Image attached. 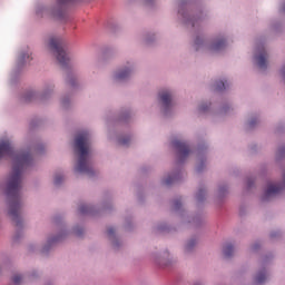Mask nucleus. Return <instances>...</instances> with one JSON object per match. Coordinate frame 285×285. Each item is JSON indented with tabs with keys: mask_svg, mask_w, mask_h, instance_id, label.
<instances>
[{
	"mask_svg": "<svg viewBox=\"0 0 285 285\" xmlns=\"http://www.w3.org/2000/svg\"><path fill=\"white\" fill-rule=\"evenodd\" d=\"M228 195V186L219 185L216 191V200L222 202Z\"/></svg>",
	"mask_w": 285,
	"mask_h": 285,
	"instance_id": "obj_21",
	"label": "nucleus"
},
{
	"mask_svg": "<svg viewBox=\"0 0 285 285\" xmlns=\"http://www.w3.org/2000/svg\"><path fill=\"white\" fill-rule=\"evenodd\" d=\"M174 210L178 212V217H181L183 222H188V224L193 222L186 217V212L181 210V200L179 199L174 200Z\"/></svg>",
	"mask_w": 285,
	"mask_h": 285,
	"instance_id": "obj_19",
	"label": "nucleus"
},
{
	"mask_svg": "<svg viewBox=\"0 0 285 285\" xmlns=\"http://www.w3.org/2000/svg\"><path fill=\"white\" fill-rule=\"evenodd\" d=\"M198 244H199V238L197 237L189 238L185 244V253L187 255H190V253H195V249L197 248Z\"/></svg>",
	"mask_w": 285,
	"mask_h": 285,
	"instance_id": "obj_17",
	"label": "nucleus"
},
{
	"mask_svg": "<svg viewBox=\"0 0 285 285\" xmlns=\"http://www.w3.org/2000/svg\"><path fill=\"white\" fill-rule=\"evenodd\" d=\"M228 46L226 36H217L212 41H206L204 37L197 36L194 40L195 50H206L207 52H222Z\"/></svg>",
	"mask_w": 285,
	"mask_h": 285,
	"instance_id": "obj_4",
	"label": "nucleus"
},
{
	"mask_svg": "<svg viewBox=\"0 0 285 285\" xmlns=\"http://www.w3.org/2000/svg\"><path fill=\"white\" fill-rule=\"evenodd\" d=\"M39 146H33L30 151H14L12 142L8 139L0 142V159L3 157H11L12 170L7 180V206L8 215L16 224V226H23V218L21 217V209L23 208V196L21 195V184L23 181V171L35 164L32 153H39Z\"/></svg>",
	"mask_w": 285,
	"mask_h": 285,
	"instance_id": "obj_1",
	"label": "nucleus"
},
{
	"mask_svg": "<svg viewBox=\"0 0 285 285\" xmlns=\"http://www.w3.org/2000/svg\"><path fill=\"white\" fill-rule=\"evenodd\" d=\"M29 61H32V51L27 47L19 52L18 66L21 68L22 66H26V63H29Z\"/></svg>",
	"mask_w": 285,
	"mask_h": 285,
	"instance_id": "obj_15",
	"label": "nucleus"
},
{
	"mask_svg": "<svg viewBox=\"0 0 285 285\" xmlns=\"http://www.w3.org/2000/svg\"><path fill=\"white\" fill-rule=\"evenodd\" d=\"M135 61L129 60L125 62L121 67L116 69L111 75V81L114 83H124V81H129L135 75Z\"/></svg>",
	"mask_w": 285,
	"mask_h": 285,
	"instance_id": "obj_7",
	"label": "nucleus"
},
{
	"mask_svg": "<svg viewBox=\"0 0 285 285\" xmlns=\"http://www.w3.org/2000/svg\"><path fill=\"white\" fill-rule=\"evenodd\" d=\"M73 235H76L77 237H81V235H83V227H75L72 229Z\"/></svg>",
	"mask_w": 285,
	"mask_h": 285,
	"instance_id": "obj_31",
	"label": "nucleus"
},
{
	"mask_svg": "<svg viewBox=\"0 0 285 285\" xmlns=\"http://www.w3.org/2000/svg\"><path fill=\"white\" fill-rule=\"evenodd\" d=\"M228 112H230V107H223L220 109V115H228Z\"/></svg>",
	"mask_w": 285,
	"mask_h": 285,
	"instance_id": "obj_34",
	"label": "nucleus"
},
{
	"mask_svg": "<svg viewBox=\"0 0 285 285\" xmlns=\"http://www.w3.org/2000/svg\"><path fill=\"white\" fill-rule=\"evenodd\" d=\"M197 155L199 165H197L196 170L197 173H202V170H204V158L202 157V149H198Z\"/></svg>",
	"mask_w": 285,
	"mask_h": 285,
	"instance_id": "obj_26",
	"label": "nucleus"
},
{
	"mask_svg": "<svg viewBox=\"0 0 285 285\" xmlns=\"http://www.w3.org/2000/svg\"><path fill=\"white\" fill-rule=\"evenodd\" d=\"M183 175H184V173H181V170H177L171 174H167L163 177L161 184H163V186H170V185L179 181V179H181Z\"/></svg>",
	"mask_w": 285,
	"mask_h": 285,
	"instance_id": "obj_14",
	"label": "nucleus"
},
{
	"mask_svg": "<svg viewBox=\"0 0 285 285\" xmlns=\"http://www.w3.org/2000/svg\"><path fill=\"white\" fill-rule=\"evenodd\" d=\"M157 0H144V3H146V6H153V3H156Z\"/></svg>",
	"mask_w": 285,
	"mask_h": 285,
	"instance_id": "obj_35",
	"label": "nucleus"
},
{
	"mask_svg": "<svg viewBox=\"0 0 285 285\" xmlns=\"http://www.w3.org/2000/svg\"><path fill=\"white\" fill-rule=\"evenodd\" d=\"M266 279H268V269H266L265 267L261 268L257 273L256 276L254 278V282L256 284H264V282H266Z\"/></svg>",
	"mask_w": 285,
	"mask_h": 285,
	"instance_id": "obj_18",
	"label": "nucleus"
},
{
	"mask_svg": "<svg viewBox=\"0 0 285 285\" xmlns=\"http://www.w3.org/2000/svg\"><path fill=\"white\" fill-rule=\"evenodd\" d=\"M253 181L248 180L247 186L250 188Z\"/></svg>",
	"mask_w": 285,
	"mask_h": 285,
	"instance_id": "obj_38",
	"label": "nucleus"
},
{
	"mask_svg": "<svg viewBox=\"0 0 285 285\" xmlns=\"http://www.w3.org/2000/svg\"><path fill=\"white\" fill-rule=\"evenodd\" d=\"M79 213L80 215H97V210H95V207L88 204L80 205Z\"/></svg>",
	"mask_w": 285,
	"mask_h": 285,
	"instance_id": "obj_20",
	"label": "nucleus"
},
{
	"mask_svg": "<svg viewBox=\"0 0 285 285\" xmlns=\"http://www.w3.org/2000/svg\"><path fill=\"white\" fill-rule=\"evenodd\" d=\"M215 90H226L228 88V80H219L215 82Z\"/></svg>",
	"mask_w": 285,
	"mask_h": 285,
	"instance_id": "obj_24",
	"label": "nucleus"
},
{
	"mask_svg": "<svg viewBox=\"0 0 285 285\" xmlns=\"http://www.w3.org/2000/svg\"><path fill=\"white\" fill-rule=\"evenodd\" d=\"M223 255L227 259H230V257H233V255H235V247L233 246V244H227V245L224 246Z\"/></svg>",
	"mask_w": 285,
	"mask_h": 285,
	"instance_id": "obj_22",
	"label": "nucleus"
},
{
	"mask_svg": "<svg viewBox=\"0 0 285 285\" xmlns=\"http://www.w3.org/2000/svg\"><path fill=\"white\" fill-rule=\"evenodd\" d=\"M66 181V176L62 173H56L53 175V185L55 186H61Z\"/></svg>",
	"mask_w": 285,
	"mask_h": 285,
	"instance_id": "obj_23",
	"label": "nucleus"
},
{
	"mask_svg": "<svg viewBox=\"0 0 285 285\" xmlns=\"http://www.w3.org/2000/svg\"><path fill=\"white\" fill-rule=\"evenodd\" d=\"M256 124H257V118H252V120H249L247 122V126H248V128H254V126H256Z\"/></svg>",
	"mask_w": 285,
	"mask_h": 285,
	"instance_id": "obj_33",
	"label": "nucleus"
},
{
	"mask_svg": "<svg viewBox=\"0 0 285 285\" xmlns=\"http://www.w3.org/2000/svg\"><path fill=\"white\" fill-rule=\"evenodd\" d=\"M3 271V267L2 266H0V273Z\"/></svg>",
	"mask_w": 285,
	"mask_h": 285,
	"instance_id": "obj_39",
	"label": "nucleus"
},
{
	"mask_svg": "<svg viewBox=\"0 0 285 285\" xmlns=\"http://www.w3.org/2000/svg\"><path fill=\"white\" fill-rule=\"evenodd\" d=\"M178 17L183 23H186V26H191L193 28H195L199 21H202V14L190 16V12L184 4H179Z\"/></svg>",
	"mask_w": 285,
	"mask_h": 285,
	"instance_id": "obj_11",
	"label": "nucleus"
},
{
	"mask_svg": "<svg viewBox=\"0 0 285 285\" xmlns=\"http://www.w3.org/2000/svg\"><path fill=\"white\" fill-rule=\"evenodd\" d=\"M173 97H175V91L170 88H164L158 91V104L160 107V112L164 117H170L173 115Z\"/></svg>",
	"mask_w": 285,
	"mask_h": 285,
	"instance_id": "obj_6",
	"label": "nucleus"
},
{
	"mask_svg": "<svg viewBox=\"0 0 285 285\" xmlns=\"http://www.w3.org/2000/svg\"><path fill=\"white\" fill-rule=\"evenodd\" d=\"M107 235L111 242L112 248H115V250H119V247L121 246V240H119V238H117V236H115V228L109 227L107 229Z\"/></svg>",
	"mask_w": 285,
	"mask_h": 285,
	"instance_id": "obj_16",
	"label": "nucleus"
},
{
	"mask_svg": "<svg viewBox=\"0 0 285 285\" xmlns=\"http://www.w3.org/2000/svg\"><path fill=\"white\" fill-rule=\"evenodd\" d=\"M73 153L76 164L73 170L77 175H87L92 177L95 168L92 167V135L90 131L83 130L77 134L73 141Z\"/></svg>",
	"mask_w": 285,
	"mask_h": 285,
	"instance_id": "obj_2",
	"label": "nucleus"
},
{
	"mask_svg": "<svg viewBox=\"0 0 285 285\" xmlns=\"http://www.w3.org/2000/svg\"><path fill=\"white\" fill-rule=\"evenodd\" d=\"M284 190H285V170L283 171L281 183H277V181L267 183L262 199L263 202H271V199H275L277 195H282Z\"/></svg>",
	"mask_w": 285,
	"mask_h": 285,
	"instance_id": "obj_8",
	"label": "nucleus"
},
{
	"mask_svg": "<svg viewBox=\"0 0 285 285\" xmlns=\"http://www.w3.org/2000/svg\"><path fill=\"white\" fill-rule=\"evenodd\" d=\"M173 146L178 153V161L181 164L185 159L188 158V155H190V148L185 141L181 140H173Z\"/></svg>",
	"mask_w": 285,
	"mask_h": 285,
	"instance_id": "obj_13",
	"label": "nucleus"
},
{
	"mask_svg": "<svg viewBox=\"0 0 285 285\" xmlns=\"http://www.w3.org/2000/svg\"><path fill=\"white\" fill-rule=\"evenodd\" d=\"M70 235V229L66 226L61 227L58 232L57 236H49L47 239V244L42 248V253H48L55 244H58V242H63L66 237Z\"/></svg>",
	"mask_w": 285,
	"mask_h": 285,
	"instance_id": "obj_12",
	"label": "nucleus"
},
{
	"mask_svg": "<svg viewBox=\"0 0 285 285\" xmlns=\"http://www.w3.org/2000/svg\"><path fill=\"white\" fill-rule=\"evenodd\" d=\"M60 104L62 108H68L70 106V98L69 97L61 98Z\"/></svg>",
	"mask_w": 285,
	"mask_h": 285,
	"instance_id": "obj_30",
	"label": "nucleus"
},
{
	"mask_svg": "<svg viewBox=\"0 0 285 285\" xmlns=\"http://www.w3.org/2000/svg\"><path fill=\"white\" fill-rule=\"evenodd\" d=\"M55 92V83L49 82L47 85H45L43 90L41 92V95L37 94V91L35 90H29L26 91V94L23 95V100L24 101H32V99H50V97H52V94Z\"/></svg>",
	"mask_w": 285,
	"mask_h": 285,
	"instance_id": "obj_9",
	"label": "nucleus"
},
{
	"mask_svg": "<svg viewBox=\"0 0 285 285\" xmlns=\"http://www.w3.org/2000/svg\"><path fill=\"white\" fill-rule=\"evenodd\" d=\"M276 157H285V146L277 149Z\"/></svg>",
	"mask_w": 285,
	"mask_h": 285,
	"instance_id": "obj_32",
	"label": "nucleus"
},
{
	"mask_svg": "<svg viewBox=\"0 0 285 285\" xmlns=\"http://www.w3.org/2000/svg\"><path fill=\"white\" fill-rule=\"evenodd\" d=\"M62 40L59 37L50 36L45 40V48L56 56V59L60 66H68L70 58L61 45Z\"/></svg>",
	"mask_w": 285,
	"mask_h": 285,
	"instance_id": "obj_5",
	"label": "nucleus"
},
{
	"mask_svg": "<svg viewBox=\"0 0 285 285\" xmlns=\"http://www.w3.org/2000/svg\"><path fill=\"white\" fill-rule=\"evenodd\" d=\"M168 257H170V253L165 252V253L163 254V258H164V259H168Z\"/></svg>",
	"mask_w": 285,
	"mask_h": 285,
	"instance_id": "obj_36",
	"label": "nucleus"
},
{
	"mask_svg": "<svg viewBox=\"0 0 285 285\" xmlns=\"http://www.w3.org/2000/svg\"><path fill=\"white\" fill-rule=\"evenodd\" d=\"M46 285H52L51 283H48V284H46Z\"/></svg>",
	"mask_w": 285,
	"mask_h": 285,
	"instance_id": "obj_40",
	"label": "nucleus"
},
{
	"mask_svg": "<svg viewBox=\"0 0 285 285\" xmlns=\"http://www.w3.org/2000/svg\"><path fill=\"white\" fill-rule=\"evenodd\" d=\"M72 0H56L51 6L38 3L35 7V14L38 19L53 17V19H66V6Z\"/></svg>",
	"mask_w": 285,
	"mask_h": 285,
	"instance_id": "obj_3",
	"label": "nucleus"
},
{
	"mask_svg": "<svg viewBox=\"0 0 285 285\" xmlns=\"http://www.w3.org/2000/svg\"><path fill=\"white\" fill-rule=\"evenodd\" d=\"M254 63L261 69L266 70L268 68V52L264 45H258L254 51Z\"/></svg>",
	"mask_w": 285,
	"mask_h": 285,
	"instance_id": "obj_10",
	"label": "nucleus"
},
{
	"mask_svg": "<svg viewBox=\"0 0 285 285\" xmlns=\"http://www.w3.org/2000/svg\"><path fill=\"white\" fill-rule=\"evenodd\" d=\"M196 199H197V202H204V199H206V189L205 188H200L198 190V193L196 194Z\"/></svg>",
	"mask_w": 285,
	"mask_h": 285,
	"instance_id": "obj_27",
	"label": "nucleus"
},
{
	"mask_svg": "<svg viewBox=\"0 0 285 285\" xmlns=\"http://www.w3.org/2000/svg\"><path fill=\"white\" fill-rule=\"evenodd\" d=\"M209 108H210V102H203L198 107V112L200 114L208 112Z\"/></svg>",
	"mask_w": 285,
	"mask_h": 285,
	"instance_id": "obj_28",
	"label": "nucleus"
},
{
	"mask_svg": "<svg viewBox=\"0 0 285 285\" xmlns=\"http://www.w3.org/2000/svg\"><path fill=\"white\" fill-rule=\"evenodd\" d=\"M132 139L130 137H118L117 138V144L119 146H130V142Z\"/></svg>",
	"mask_w": 285,
	"mask_h": 285,
	"instance_id": "obj_25",
	"label": "nucleus"
},
{
	"mask_svg": "<svg viewBox=\"0 0 285 285\" xmlns=\"http://www.w3.org/2000/svg\"><path fill=\"white\" fill-rule=\"evenodd\" d=\"M197 222H199V218H194V219H193V223H194V224H197Z\"/></svg>",
	"mask_w": 285,
	"mask_h": 285,
	"instance_id": "obj_37",
	"label": "nucleus"
},
{
	"mask_svg": "<svg viewBox=\"0 0 285 285\" xmlns=\"http://www.w3.org/2000/svg\"><path fill=\"white\" fill-rule=\"evenodd\" d=\"M24 279V276L22 274H14L12 277L13 284H21Z\"/></svg>",
	"mask_w": 285,
	"mask_h": 285,
	"instance_id": "obj_29",
	"label": "nucleus"
}]
</instances>
